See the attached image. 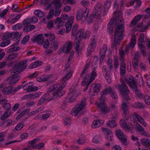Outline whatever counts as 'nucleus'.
Wrapping results in <instances>:
<instances>
[{"label":"nucleus","mask_w":150,"mask_h":150,"mask_svg":"<svg viewBox=\"0 0 150 150\" xmlns=\"http://www.w3.org/2000/svg\"><path fill=\"white\" fill-rule=\"evenodd\" d=\"M72 73L69 71L67 74L62 79V84L60 85L59 84H55L51 86L49 88L48 91L50 92L52 91L57 90L52 93V96L50 100H52L54 99L59 97L65 94V92L64 91H62V90L66 85V81H67L71 76Z\"/></svg>","instance_id":"nucleus-1"},{"label":"nucleus","mask_w":150,"mask_h":150,"mask_svg":"<svg viewBox=\"0 0 150 150\" xmlns=\"http://www.w3.org/2000/svg\"><path fill=\"white\" fill-rule=\"evenodd\" d=\"M124 26L123 24L119 25L114 31V41L112 43V47L114 48L115 46L119 45L121 40L123 39V33L124 31Z\"/></svg>","instance_id":"nucleus-2"},{"label":"nucleus","mask_w":150,"mask_h":150,"mask_svg":"<svg viewBox=\"0 0 150 150\" xmlns=\"http://www.w3.org/2000/svg\"><path fill=\"white\" fill-rule=\"evenodd\" d=\"M122 13L121 11H115L114 12V18L115 21L111 19L109 23V25L108 26V28L111 30H113V27L112 26L114 22H115L116 25L123 24L124 21L123 20V17L122 16Z\"/></svg>","instance_id":"nucleus-3"},{"label":"nucleus","mask_w":150,"mask_h":150,"mask_svg":"<svg viewBox=\"0 0 150 150\" xmlns=\"http://www.w3.org/2000/svg\"><path fill=\"white\" fill-rule=\"evenodd\" d=\"M120 81L121 84L117 85V87L120 90V93L124 99L126 100H129L130 98L128 95L129 91L128 87L124 81L121 79Z\"/></svg>","instance_id":"nucleus-4"},{"label":"nucleus","mask_w":150,"mask_h":150,"mask_svg":"<svg viewBox=\"0 0 150 150\" xmlns=\"http://www.w3.org/2000/svg\"><path fill=\"white\" fill-rule=\"evenodd\" d=\"M85 98H83L81 101L77 104L71 111V113L73 116H75L77 114L83 110L86 106Z\"/></svg>","instance_id":"nucleus-5"},{"label":"nucleus","mask_w":150,"mask_h":150,"mask_svg":"<svg viewBox=\"0 0 150 150\" xmlns=\"http://www.w3.org/2000/svg\"><path fill=\"white\" fill-rule=\"evenodd\" d=\"M88 9L87 8L84 11L79 10L78 11L76 16L77 20L83 21H86L88 17Z\"/></svg>","instance_id":"nucleus-6"},{"label":"nucleus","mask_w":150,"mask_h":150,"mask_svg":"<svg viewBox=\"0 0 150 150\" xmlns=\"http://www.w3.org/2000/svg\"><path fill=\"white\" fill-rule=\"evenodd\" d=\"M25 64L24 62H20L17 65H15L13 67V68L15 69L11 72V73L16 74L22 71L23 70L27 67V66Z\"/></svg>","instance_id":"nucleus-7"},{"label":"nucleus","mask_w":150,"mask_h":150,"mask_svg":"<svg viewBox=\"0 0 150 150\" xmlns=\"http://www.w3.org/2000/svg\"><path fill=\"white\" fill-rule=\"evenodd\" d=\"M115 134L118 138L121 141L122 144L125 146L128 145V143L127 141V137L120 129L116 130Z\"/></svg>","instance_id":"nucleus-8"},{"label":"nucleus","mask_w":150,"mask_h":150,"mask_svg":"<svg viewBox=\"0 0 150 150\" xmlns=\"http://www.w3.org/2000/svg\"><path fill=\"white\" fill-rule=\"evenodd\" d=\"M102 4L98 3L95 5L93 12V15L95 18H98L101 13Z\"/></svg>","instance_id":"nucleus-9"},{"label":"nucleus","mask_w":150,"mask_h":150,"mask_svg":"<svg viewBox=\"0 0 150 150\" xmlns=\"http://www.w3.org/2000/svg\"><path fill=\"white\" fill-rule=\"evenodd\" d=\"M33 84L32 82L27 83L23 86V88L24 90H27V92L36 91L38 90V88L36 86H33Z\"/></svg>","instance_id":"nucleus-10"},{"label":"nucleus","mask_w":150,"mask_h":150,"mask_svg":"<svg viewBox=\"0 0 150 150\" xmlns=\"http://www.w3.org/2000/svg\"><path fill=\"white\" fill-rule=\"evenodd\" d=\"M104 102V101H100V103L98 104V107L101 110L102 113H107L110 110V109L108 108L107 106L105 104Z\"/></svg>","instance_id":"nucleus-11"},{"label":"nucleus","mask_w":150,"mask_h":150,"mask_svg":"<svg viewBox=\"0 0 150 150\" xmlns=\"http://www.w3.org/2000/svg\"><path fill=\"white\" fill-rule=\"evenodd\" d=\"M79 91L78 89H74L70 94V97L69 99V102L72 103L75 101L76 98L79 95Z\"/></svg>","instance_id":"nucleus-12"},{"label":"nucleus","mask_w":150,"mask_h":150,"mask_svg":"<svg viewBox=\"0 0 150 150\" xmlns=\"http://www.w3.org/2000/svg\"><path fill=\"white\" fill-rule=\"evenodd\" d=\"M121 108L123 110V115L126 120L128 119L129 117V111L128 107L125 102H123L121 105Z\"/></svg>","instance_id":"nucleus-13"},{"label":"nucleus","mask_w":150,"mask_h":150,"mask_svg":"<svg viewBox=\"0 0 150 150\" xmlns=\"http://www.w3.org/2000/svg\"><path fill=\"white\" fill-rule=\"evenodd\" d=\"M33 42H37L38 44H42L43 43L44 38L43 35L40 34L37 36H34L31 38Z\"/></svg>","instance_id":"nucleus-14"},{"label":"nucleus","mask_w":150,"mask_h":150,"mask_svg":"<svg viewBox=\"0 0 150 150\" xmlns=\"http://www.w3.org/2000/svg\"><path fill=\"white\" fill-rule=\"evenodd\" d=\"M126 82L129 84L132 88L137 87L136 82L134 81V78L132 76H129L125 78Z\"/></svg>","instance_id":"nucleus-15"},{"label":"nucleus","mask_w":150,"mask_h":150,"mask_svg":"<svg viewBox=\"0 0 150 150\" xmlns=\"http://www.w3.org/2000/svg\"><path fill=\"white\" fill-rule=\"evenodd\" d=\"M120 125L121 127L125 129L126 130H132L133 127V125H131L130 126L128 125L124 120L122 119L120 121Z\"/></svg>","instance_id":"nucleus-16"},{"label":"nucleus","mask_w":150,"mask_h":150,"mask_svg":"<svg viewBox=\"0 0 150 150\" xmlns=\"http://www.w3.org/2000/svg\"><path fill=\"white\" fill-rule=\"evenodd\" d=\"M65 22L61 19L60 17H57L54 21V25H56L55 28L56 29H59L64 24Z\"/></svg>","instance_id":"nucleus-17"},{"label":"nucleus","mask_w":150,"mask_h":150,"mask_svg":"<svg viewBox=\"0 0 150 150\" xmlns=\"http://www.w3.org/2000/svg\"><path fill=\"white\" fill-rule=\"evenodd\" d=\"M93 81L92 79H91L89 74H86L83 78V81L81 83V86H85L87 84L88 85H89Z\"/></svg>","instance_id":"nucleus-18"},{"label":"nucleus","mask_w":150,"mask_h":150,"mask_svg":"<svg viewBox=\"0 0 150 150\" xmlns=\"http://www.w3.org/2000/svg\"><path fill=\"white\" fill-rule=\"evenodd\" d=\"M72 45V44L71 42H66L64 46L62 49V51L65 53H68L71 50Z\"/></svg>","instance_id":"nucleus-19"},{"label":"nucleus","mask_w":150,"mask_h":150,"mask_svg":"<svg viewBox=\"0 0 150 150\" xmlns=\"http://www.w3.org/2000/svg\"><path fill=\"white\" fill-rule=\"evenodd\" d=\"M70 19L67 21L65 24L66 27V32L68 33L71 30L72 26V24L73 22L74 17L73 16H71Z\"/></svg>","instance_id":"nucleus-20"},{"label":"nucleus","mask_w":150,"mask_h":150,"mask_svg":"<svg viewBox=\"0 0 150 150\" xmlns=\"http://www.w3.org/2000/svg\"><path fill=\"white\" fill-rule=\"evenodd\" d=\"M111 91V88L109 87L108 88H105V90L101 92V97L100 98V101H104L105 100V96L107 95L110 91Z\"/></svg>","instance_id":"nucleus-21"},{"label":"nucleus","mask_w":150,"mask_h":150,"mask_svg":"<svg viewBox=\"0 0 150 150\" xmlns=\"http://www.w3.org/2000/svg\"><path fill=\"white\" fill-rule=\"evenodd\" d=\"M50 95L49 93H47L44 96H43L41 98L40 100L38 105H41L46 100H50L52 96L50 98Z\"/></svg>","instance_id":"nucleus-22"},{"label":"nucleus","mask_w":150,"mask_h":150,"mask_svg":"<svg viewBox=\"0 0 150 150\" xmlns=\"http://www.w3.org/2000/svg\"><path fill=\"white\" fill-rule=\"evenodd\" d=\"M139 56V53L138 52H136L134 54L132 61L133 66L134 68L138 65L139 63L138 59Z\"/></svg>","instance_id":"nucleus-23"},{"label":"nucleus","mask_w":150,"mask_h":150,"mask_svg":"<svg viewBox=\"0 0 150 150\" xmlns=\"http://www.w3.org/2000/svg\"><path fill=\"white\" fill-rule=\"evenodd\" d=\"M141 18V16L140 15H137L136 16L131 22L130 24V26L131 27L134 26L140 20Z\"/></svg>","instance_id":"nucleus-24"},{"label":"nucleus","mask_w":150,"mask_h":150,"mask_svg":"<svg viewBox=\"0 0 150 150\" xmlns=\"http://www.w3.org/2000/svg\"><path fill=\"white\" fill-rule=\"evenodd\" d=\"M134 114L135 117L137 119L138 122L144 126H146V123L144 120L142 118V117L136 113H134Z\"/></svg>","instance_id":"nucleus-25"},{"label":"nucleus","mask_w":150,"mask_h":150,"mask_svg":"<svg viewBox=\"0 0 150 150\" xmlns=\"http://www.w3.org/2000/svg\"><path fill=\"white\" fill-rule=\"evenodd\" d=\"M142 144L146 147L150 149V140L146 138L142 139L141 140Z\"/></svg>","instance_id":"nucleus-26"},{"label":"nucleus","mask_w":150,"mask_h":150,"mask_svg":"<svg viewBox=\"0 0 150 150\" xmlns=\"http://www.w3.org/2000/svg\"><path fill=\"white\" fill-rule=\"evenodd\" d=\"M13 89V87L11 86L6 87L2 90V92L5 94H9L12 92Z\"/></svg>","instance_id":"nucleus-27"},{"label":"nucleus","mask_w":150,"mask_h":150,"mask_svg":"<svg viewBox=\"0 0 150 150\" xmlns=\"http://www.w3.org/2000/svg\"><path fill=\"white\" fill-rule=\"evenodd\" d=\"M136 129L137 131L142 132V134L144 135H146L147 133L144 131V129L140 125L137 124L136 125Z\"/></svg>","instance_id":"nucleus-28"},{"label":"nucleus","mask_w":150,"mask_h":150,"mask_svg":"<svg viewBox=\"0 0 150 150\" xmlns=\"http://www.w3.org/2000/svg\"><path fill=\"white\" fill-rule=\"evenodd\" d=\"M107 49V46L106 45H104L103 46L102 49L101 50L100 52V60H101V59H103L104 58Z\"/></svg>","instance_id":"nucleus-29"},{"label":"nucleus","mask_w":150,"mask_h":150,"mask_svg":"<svg viewBox=\"0 0 150 150\" xmlns=\"http://www.w3.org/2000/svg\"><path fill=\"white\" fill-rule=\"evenodd\" d=\"M51 5L55 8L61 7L62 5L60 2V0H53L51 2Z\"/></svg>","instance_id":"nucleus-30"},{"label":"nucleus","mask_w":150,"mask_h":150,"mask_svg":"<svg viewBox=\"0 0 150 150\" xmlns=\"http://www.w3.org/2000/svg\"><path fill=\"white\" fill-rule=\"evenodd\" d=\"M20 77L19 76H14L11 79L9 83V84L12 85L16 83L20 79Z\"/></svg>","instance_id":"nucleus-31"},{"label":"nucleus","mask_w":150,"mask_h":150,"mask_svg":"<svg viewBox=\"0 0 150 150\" xmlns=\"http://www.w3.org/2000/svg\"><path fill=\"white\" fill-rule=\"evenodd\" d=\"M125 64L124 62H122L120 64V74L121 76H124L126 73Z\"/></svg>","instance_id":"nucleus-32"},{"label":"nucleus","mask_w":150,"mask_h":150,"mask_svg":"<svg viewBox=\"0 0 150 150\" xmlns=\"http://www.w3.org/2000/svg\"><path fill=\"white\" fill-rule=\"evenodd\" d=\"M35 26L34 25H28L23 28V30L25 32H28L35 29Z\"/></svg>","instance_id":"nucleus-33"},{"label":"nucleus","mask_w":150,"mask_h":150,"mask_svg":"<svg viewBox=\"0 0 150 150\" xmlns=\"http://www.w3.org/2000/svg\"><path fill=\"white\" fill-rule=\"evenodd\" d=\"M42 64V63L41 62L36 61L31 64L29 66L28 68L30 69L35 68L41 65Z\"/></svg>","instance_id":"nucleus-34"},{"label":"nucleus","mask_w":150,"mask_h":150,"mask_svg":"<svg viewBox=\"0 0 150 150\" xmlns=\"http://www.w3.org/2000/svg\"><path fill=\"white\" fill-rule=\"evenodd\" d=\"M81 39L76 38L75 39L74 42V45L75 46V49L76 51H78V49L80 46Z\"/></svg>","instance_id":"nucleus-35"},{"label":"nucleus","mask_w":150,"mask_h":150,"mask_svg":"<svg viewBox=\"0 0 150 150\" xmlns=\"http://www.w3.org/2000/svg\"><path fill=\"white\" fill-rule=\"evenodd\" d=\"M134 91L135 92L137 96L139 97L141 99H143L144 95H143L140 92V91L137 88V87H135L133 88Z\"/></svg>","instance_id":"nucleus-36"},{"label":"nucleus","mask_w":150,"mask_h":150,"mask_svg":"<svg viewBox=\"0 0 150 150\" xmlns=\"http://www.w3.org/2000/svg\"><path fill=\"white\" fill-rule=\"evenodd\" d=\"M95 48V46L89 45L88 48V51L86 53V55L88 56H89L92 52L93 51Z\"/></svg>","instance_id":"nucleus-37"},{"label":"nucleus","mask_w":150,"mask_h":150,"mask_svg":"<svg viewBox=\"0 0 150 150\" xmlns=\"http://www.w3.org/2000/svg\"><path fill=\"white\" fill-rule=\"evenodd\" d=\"M107 125L108 126L111 128L117 125L116 122L114 120L109 121L107 123Z\"/></svg>","instance_id":"nucleus-38"},{"label":"nucleus","mask_w":150,"mask_h":150,"mask_svg":"<svg viewBox=\"0 0 150 150\" xmlns=\"http://www.w3.org/2000/svg\"><path fill=\"white\" fill-rule=\"evenodd\" d=\"M34 13L35 15L41 18L44 16L43 12L40 10H35Z\"/></svg>","instance_id":"nucleus-39"},{"label":"nucleus","mask_w":150,"mask_h":150,"mask_svg":"<svg viewBox=\"0 0 150 150\" xmlns=\"http://www.w3.org/2000/svg\"><path fill=\"white\" fill-rule=\"evenodd\" d=\"M20 50V48L18 46H14L13 47H12V48L9 49L7 51V53H9L11 52H15L17 51Z\"/></svg>","instance_id":"nucleus-40"},{"label":"nucleus","mask_w":150,"mask_h":150,"mask_svg":"<svg viewBox=\"0 0 150 150\" xmlns=\"http://www.w3.org/2000/svg\"><path fill=\"white\" fill-rule=\"evenodd\" d=\"M89 67V64H86L84 68H83L82 72H81L80 74V77H82L83 76V74L88 72L87 69Z\"/></svg>","instance_id":"nucleus-41"},{"label":"nucleus","mask_w":150,"mask_h":150,"mask_svg":"<svg viewBox=\"0 0 150 150\" xmlns=\"http://www.w3.org/2000/svg\"><path fill=\"white\" fill-rule=\"evenodd\" d=\"M111 6V2L110 1H107L104 5V13L108 11L109 8Z\"/></svg>","instance_id":"nucleus-42"},{"label":"nucleus","mask_w":150,"mask_h":150,"mask_svg":"<svg viewBox=\"0 0 150 150\" xmlns=\"http://www.w3.org/2000/svg\"><path fill=\"white\" fill-rule=\"evenodd\" d=\"M59 7L57 8L53 7V8L55 10L54 15L55 17L58 16L60 15L61 11V9Z\"/></svg>","instance_id":"nucleus-43"},{"label":"nucleus","mask_w":150,"mask_h":150,"mask_svg":"<svg viewBox=\"0 0 150 150\" xmlns=\"http://www.w3.org/2000/svg\"><path fill=\"white\" fill-rule=\"evenodd\" d=\"M101 84L100 83L96 84L93 88V91L94 92H98L100 89Z\"/></svg>","instance_id":"nucleus-44"},{"label":"nucleus","mask_w":150,"mask_h":150,"mask_svg":"<svg viewBox=\"0 0 150 150\" xmlns=\"http://www.w3.org/2000/svg\"><path fill=\"white\" fill-rule=\"evenodd\" d=\"M139 47L141 50L142 53L144 55L146 54L145 47L142 43H138Z\"/></svg>","instance_id":"nucleus-45"},{"label":"nucleus","mask_w":150,"mask_h":150,"mask_svg":"<svg viewBox=\"0 0 150 150\" xmlns=\"http://www.w3.org/2000/svg\"><path fill=\"white\" fill-rule=\"evenodd\" d=\"M102 137L101 135L95 136L93 139V142L95 143H98L99 140Z\"/></svg>","instance_id":"nucleus-46"},{"label":"nucleus","mask_w":150,"mask_h":150,"mask_svg":"<svg viewBox=\"0 0 150 150\" xmlns=\"http://www.w3.org/2000/svg\"><path fill=\"white\" fill-rule=\"evenodd\" d=\"M18 55V54L16 53H12L11 54L9 55L7 59L8 60H11L16 57Z\"/></svg>","instance_id":"nucleus-47"},{"label":"nucleus","mask_w":150,"mask_h":150,"mask_svg":"<svg viewBox=\"0 0 150 150\" xmlns=\"http://www.w3.org/2000/svg\"><path fill=\"white\" fill-rule=\"evenodd\" d=\"M110 93L112 98L115 99H117L118 98V96L116 93L111 88V91L110 92Z\"/></svg>","instance_id":"nucleus-48"},{"label":"nucleus","mask_w":150,"mask_h":150,"mask_svg":"<svg viewBox=\"0 0 150 150\" xmlns=\"http://www.w3.org/2000/svg\"><path fill=\"white\" fill-rule=\"evenodd\" d=\"M83 36V30L82 29H80L79 30L76 34V38L81 39V38Z\"/></svg>","instance_id":"nucleus-49"},{"label":"nucleus","mask_w":150,"mask_h":150,"mask_svg":"<svg viewBox=\"0 0 150 150\" xmlns=\"http://www.w3.org/2000/svg\"><path fill=\"white\" fill-rule=\"evenodd\" d=\"M102 131L105 134L108 135H111L112 134V132L109 129L105 128H103L102 129Z\"/></svg>","instance_id":"nucleus-50"},{"label":"nucleus","mask_w":150,"mask_h":150,"mask_svg":"<svg viewBox=\"0 0 150 150\" xmlns=\"http://www.w3.org/2000/svg\"><path fill=\"white\" fill-rule=\"evenodd\" d=\"M143 22L139 24H138L137 25V26L138 28H140V31L141 32H144L145 31V30L147 29H145V27L147 26H144L143 25Z\"/></svg>","instance_id":"nucleus-51"},{"label":"nucleus","mask_w":150,"mask_h":150,"mask_svg":"<svg viewBox=\"0 0 150 150\" xmlns=\"http://www.w3.org/2000/svg\"><path fill=\"white\" fill-rule=\"evenodd\" d=\"M144 33H142L140 34L139 38V43H142L144 42Z\"/></svg>","instance_id":"nucleus-52"},{"label":"nucleus","mask_w":150,"mask_h":150,"mask_svg":"<svg viewBox=\"0 0 150 150\" xmlns=\"http://www.w3.org/2000/svg\"><path fill=\"white\" fill-rule=\"evenodd\" d=\"M96 71L95 68L93 69V70L92 71L91 75L90 77L91 79H92V81H93V80L95 79V77L96 76Z\"/></svg>","instance_id":"nucleus-53"},{"label":"nucleus","mask_w":150,"mask_h":150,"mask_svg":"<svg viewBox=\"0 0 150 150\" xmlns=\"http://www.w3.org/2000/svg\"><path fill=\"white\" fill-rule=\"evenodd\" d=\"M49 79V76H47L45 77L43 76H41L40 77L37 78V80L38 81H47Z\"/></svg>","instance_id":"nucleus-54"},{"label":"nucleus","mask_w":150,"mask_h":150,"mask_svg":"<svg viewBox=\"0 0 150 150\" xmlns=\"http://www.w3.org/2000/svg\"><path fill=\"white\" fill-rule=\"evenodd\" d=\"M144 99L145 103L149 105H150V96L147 95H145L144 98Z\"/></svg>","instance_id":"nucleus-55"},{"label":"nucleus","mask_w":150,"mask_h":150,"mask_svg":"<svg viewBox=\"0 0 150 150\" xmlns=\"http://www.w3.org/2000/svg\"><path fill=\"white\" fill-rule=\"evenodd\" d=\"M32 23L31 19L30 18H28L24 20L23 22V24L24 25Z\"/></svg>","instance_id":"nucleus-56"},{"label":"nucleus","mask_w":150,"mask_h":150,"mask_svg":"<svg viewBox=\"0 0 150 150\" xmlns=\"http://www.w3.org/2000/svg\"><path fill=\"white\" fill-rule=\"evenodd\" d=\"M11 114L10 112H9L8 111H5L4 113L3 116L1 117V119L2 120H4L6 118L8 117Z\"/></svg>","instance_id":"nucleus-57"},{"label":"nucleus","mask_w":150,"mask_h":150,"mask_svg":"<svg viewBox=\"0 0 150 150\" xmlns=\"http://www.w3.org/2000/svg\"><path fill=\"white\" fill-rule=\"evenodd\" d=\"M54 9H51L50 11L48 16H47V19H49L51 18L54 15Z\"/></svg>","instance_id":"nucleus-58"},{"label":"nucleus","mask_w":150,"mask_h":150,"mask_svg":"<svg viewBox=\"0 0 150 150\" xmlns=\"http://www.w3.org/2000/svg\"><path fill=\"white\" fill-rule=\"evenodd\" d=\"M21 15L20 14L17 15L16 17L11 20L10 23H13L16 22L21 17Z\"/></svg>","instance_id":"nucleus-59"},{"label":"nucleus","mask_w":150,"mask_h":150,"mask_svg":"<svg viewBox=\"0 0 150 150\" xmlns=\"http://www.w3.org/2000/svg\"><path fill=\"white\" fill-rule=\"evenodd\" d=\"M14 34L13 37V38L14 40H16L18 39L21 36V35L19 34L18 32L16 31V32H13Z\"/></svg>","instance_id":"nucleus-60"},{"label":"nucleus","mask_w":150,"mask_h":150,"mask_svg":"<svg viewBox=\"0 0 150 150\" xmlns=\"http://www.w3.org/2000/svg\"><path fill=\"white\" fill-rule=\"evenodd\" d=\"M39 140V139H35L33 140H31L29 142V144L31 145V146L34 148H35V146L34 145V144H35L36 142Z\"/></svg>","instance_id":"nucleus-61"},{"label":"nucleus","mask_w":150,"mask_h":150,"mask_svg":"<svg viewBox=\"0 0 150 150\" xmlns=\"http://www.w3.org/2000/svg\"><path fill=\"white\" fill-rule=\"evenodd\" d=\"M22 27V25L18 23L13 25L12 28L13 30H16L21 28Z\"/></svg>","instance_id":"nucleus-62"},{"label":"nucleus","mask_w":150,"mask_h":150,"mask_svg":"<svg viewBox=\"0 0 150 150\" xmlns=\"http://www.w3.org/2000/svg\"><path fill=\"white\" fill-rule=\"evenodd\" d=\"M99 121L97 120L93 121V124L92 125V127L93 128H96L99 127L100 126L98 122Z\"/></svg>","instance_id":"nucleus-63"},{"label":"nucleus","mask_w":150,"mask_h":150,"mask_svg":"<svg viewBox=\"0 0 150 150\" xmlns=\"http://www.w3.org/2000/svg\"><path fill=\"white\" fill-rule=\"evenodd\" d=\"M23 127V123H19L16 126L15 129L17 131L21 130Z\"/></svg>","instance_id":"nucleus-64"}]
</instances>
